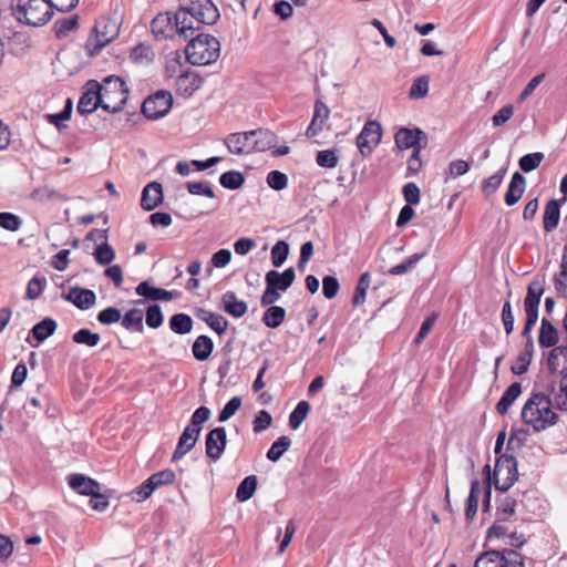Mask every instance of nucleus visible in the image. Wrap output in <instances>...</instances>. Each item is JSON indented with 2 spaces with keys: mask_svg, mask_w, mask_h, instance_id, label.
Returning a JSON list of instances; mask_svg holds the SVG:
<instances>
[{
  "mask_svg": "<svg viewBox=\"0 0 567 567\" xmlns=\"http://www.w3.org/2000/svg\"><path fill=\"white\" fill-rule=\"evenodd\" d=\"M219 19V11L212 0H189L174 13L177 34L184 40L194 37L203 24L212 25Z\"/></svg>",
  "mask_w": 567,
  "mask_h": 567,
  "instance_id": "nucleus-1",
  "label": "nucleus"
},
{
  "mask_svg": "<svg viewBox=\"0 0 567 567\" xmlns=\"http://www.w3.org/2000/svg\"><path fill=\"white\" fill-rule=\"evenodd\" d=\"M522 420L525 424L540 432L555 425L558 415L553 411L551 399L545 393H534L522 409Z\"/></svg>",
  "mask_w": 567,
  "mask_h": 567,
  "instance_id": "nucleus-2",
  "label": "nucleus"
},
{
  "mask_svg": "<svg viewBox=\"0 0 567 567\" xmlns=\"http://www.w3.org/2000/svg\"><path fill=\"white\" fill-rule=\"evenodd\" d=\"M186 59L193 65H208L214 63L220 55L219 41L206 33H198L189 38L185 49Z\"/></svg>",
  "mask_w": 567,
  "mask_h": 567,
  "instance_id": "nucleus-3",
  "label": "nucleus"
},
{
  "mask_svg": "<svg viewBox=\"0 0 567 567\" xmlns=\"http://www.w3.org/2000/svg\"><path fill=\"white\" fill-rule=\"evenodd\" d=\"M210 414L212 412L207 406H199L193 412L189 423L178 437L177 445L172 455V462L181 460L194 449L199 439L203 424L210 417Z\"/></svg>",
  "mask_w": 567,
  "mask_h": 567,
  "instance_id": "nucleus-4",
  "label": "nucleus"
},
{
  "mask_svg": "<svg viewBox=\"0 0 567 567\" xmlns=\"http://www.w3.org/2000/svg\"><path fill=\"white\" fill-rule=\"evenodd\" d=\"M12 10L21 23L40 27L52 17V7L49 0H13Z\"/></svg>",
  "mask_w": 567,
  "mask_h": 567,
  "instance_id": "nucleus-5",
  "label": "nucleus"
},
{
  "mask_svg": "<svg viewBox=\"0 0 567 567\" xmlns=\"http://www.w3.org/2000/svg\"><path fill=\"white\" fill-rule=\"evenodd\" d=\"M101 99L104 100L102 109L109 113H117L123 110L128 99V87L117 75H109L99 83Z\"/></svg>",
  "mask_w": 567,
  "mask_h": 567,
  "instance_id": "nucleus-6",
  "label": "nucleus"
},
{
  "mask_svg": "<svg viewBox=\"0 0 567 567\" xmlns=\"http://www.w3.org/2000/svg\"><path fill=\"white\" fill-rule=\"evenodd\" d=\"M495 488L508 491L518 478L517 461L513 455L502 454L495 463L493 472Z\"/></svg>",
  "mask_w": 567,
  "mask_h": 567,
  "instance_id": "nucleus-7",
  "label": "nucleus"
},
{
  "mask_svg": "<svg viewBox=\"0 0 567 567\" xmlns=\"http://www.w3.org/2000/svg\"><path fill=\"white\" fill-rule=\"evenodd\" d=\"M474 567H524L523 556L514 549L489 550L480 555Z\"/></svg>",
  "mask_w": 567,
  "mask_h": 567,
  "instance_id": "nucleus-8",
  "label": "nucleus"
},
{
  "mask_svg": "<svg viewBox=\"0 0 567 567\" xmlns=\"http://www.w3.org/2000/svg\"><path fill=\"white\" fill-rule=\"evenodd\" d=\"M172 104L173 97L169 92L157 91L143 102L142 113L148 120H157L169 112Z\"/></svg>",
  "mask_w": 567,
  "mask_h": 567,
  "instance_id": "nucleus-9",
  "label": "nucleus"
},
{
  "mask_svg": "<svg viewBox=\"0 0 567 567\" xmlns=\"http://www.w3.org/2000/svg\"><path fill=\"white\" fill-rule=\"evenodd\" d=\"M382 137V127L377 121H368L357 136V146L363 157L372 154Z\"/></svg>",
  "mask_w": 567,
  "mask_h": 567,
  "instance_id": "nucleus-10",
  "label": "nucleus"
},
{
  "mask_svg": "<svg viewBox=\"0 0 567 567\" xmlns=\"http://www.w3.org/2000/svg\"><path fill=\"white\" fill-rule=\"evenodd\" d=\"M100 93L101 87L99 86V82L95 80L87 81L78 103V112L82 115H89L97 107L102 109L104 100L101 99Z\"/></svg>",
  "mask_w": 567,
  "mask_h": 567,
  "instance_id": "nucleus-11",
  "label": "nucleus"
},
{
  "mask_svg": "<svg viewBox=\"0 0 567 567\" xmlns=\"http://www.w3.org/2000/svg\"><path fill=\"white\" fill-rule=\"evenodd\" d=\"M93 32L94 35L90 37L87 45H92L97 52L116 38L118 29L114 22L103 19L96 21Z\"/></svg>",
  "mask_w": 567,
  "mask_h": 567,
  "instance_id": "nucleus-12",
  "label": "nucleus"
},
{
  "mask_svg": "<svg viewBox=\"0 0 567 567\" xmlns=\"http://www.w3.org/2000/svg\"><path fill=\"white\" fill-rule=\"evenodd\" d=\"M395 145L400 150L420 147L424 148L427 144V136L421 128H400L394 136Z\"/></svg>",
  "mask_w": 567,
  "mask_h": 567,
  "instance_id": "nucleus-13",
  "label": "nucleus"
},
{
  "mask_svg": "<svg viewBox=\"0 0 567 567\" xmlns=\"http://www.w3.org/2000/svg\"><path fill=\"white\" fill-rule=\"evenodd\" d=\"M227 445V433L225 427L218 426L210 430L205 440V452L213 462L218 461Z\"/></svg>",
  "mask_w": 567,
  "mask_h": 567,
  "instance_id": "nucleus-14",
  "label": "nucleus"
},
{
  "mask_svg": "<svg viewBox=\"0 0 567 567\" xmlns=\"http://www.w3.org/2000/svg\"><path fill=\"white\" fill-rule=\"evenodd\" d=\"M254 130L248 132L231 133L224 140V143L229 153L235 155H247L254 152Z\"/></svg>",
  "mask_w": 567,
  "mask_h": 567,
  "instance_id": "nucleus-15",
  "label": "nucleus"
},
{
  "mask_svg": "<svg viewBox=\"0 0 567 567\" xmlns=\"http://www.w3.org/2000/svg\"><path fill=\"white\" fill-rule=\"evenodd\" d=\"M152 33L156 39H171L177 33L174 14L171 12L158 13L151 22Z\"/></svg>",
  "mask_w": 567,
  "mask_h": 567,
  "instance_id": "nucleus-16",
  "label": "nucleus"
},
{
  "mask_svg": "<svg viewBox=\"0 0 567 567\" xmlns=\"http://www.w3.org/2000/svg\"><path fill=\"white\" fill-rule=\"evenodd\" d=\"M63 298L81 310L90 309L96 301L93 290L81 287H71Z\"/></svg>",
  "mask_w": 567,
  "mask_h": 567,
  "instance_id": "nucleus-17",
  "label": "nucleus"
},
{
  "mask_svg": "<svg viewBox=\"0 0 567 567\" xmlns=\"http://www.w3.org/2000/svg\"><path fill=\"white\" fill-rule=\"evenodd\" d=\"M163 187L158 182L148 183L142 192L141 206L144 210L151 212L163 203Z\"/></svg>",
  "mask_w": 567,
  "mask_h": 567,
  "instance_id": "nucleus-18",
  "label": "nucleus"
},
{
  "mask_svg": "<svg viewBox=\"0 0 567 567\" xmlns=\"http://www.w3.org/2000/svg\"><path fill=\"white\" fill-rule=\"evenodd\" d=\"M296 278L295 269L289 267L282 272L277 270H269L265 276L266 285L276 288L279 291L288 290L293 284Z\"/></svg>",
  "mask_w": 567,
  "mask_h": 567,
  "instance_id": "nucleus-19",
  "label": "nucleus"
},
{
  "mask_svg": "<svg viewBox=\"0 0 567 567\" xmlns=\"http://www.w3.org/2000/svg\"><path fill=\"white\" fill-rule=\"evenodd\" d=\"M68 483L73 491L85 496L93 495V493L101 491L99 482L83 474L69 475Z\"/></svg>",
  "mask_w": 567,
  "mask_h": 567,
  "instance_id": "nucleus-20",
  "label": "nucleus"
},
{
  "mask_svg": "<svg viewBox=\"0 0 567 567\" xmlns=\"http://www.w3.org/2000/svg\"><path fill=\"white\" fill-rule=\"evenodd\" d=\"M202 78L193 72L181 73L175 81L176 93L188 97L193 95L202 85Z\"/></svg>",
  "mask_w": 567,
  "mask_h": 567,
  "instance_id": "nucleus-21",
  "label": "nucleus"
},
{
  "mask_svg": "<svg viewBox=\"0 0 567 567\" xmlns=\"http://www.w3.org/2000/svg\"><path fill=\"white\" fill-rule=\"evenodd\" d=\"M544 285L538 281H532L527 287V293L524 299V310L525 315H534L538 316V309L540 303V298L544 293Z\"/></svg>",
  "mask_w": 567,
  "mask_h": 567,
  "instance_id": "nucleus-22",
  "label": "nucleus"
},
{
  "mask_svg": "<svg viewBox=\"0 0 567 567\" xmlns=\"http://www.w3.org/2000/svg\"><path fill=\"white\" fill-rule=\"evenodd\" d=\"M56 327L58 324L54 319L50 317L42 319L30 330V334L37 340V343L33 344L29 337L27 338V342L33 348L38 347L55 332Z\"/></svg>",
  "mask_w": 567,
  "mask_h": 567,
  "instance_id": "nucleus-23",
  "label": "nucleus"
},
{
  "mask_svg": "<svg viewBox=\"0 0 567 567\" xmlns=\"http://www.w3.org/2000/svg\"><path fill=\"white\" fill-rule=\"evenodd\" d=\"M526 188V179L519 172H515L512 175L507 190L504 196L505 204L507 206L515 205L523 196Z\"/></svg>",
  "mask_w": 567,
  "mask_h": 567,
  "instance_id": "nucleus-24",
  "label": "nucleus"
},
{
  "mask_svg": "<svg viewBox=\"0 0 567 567\" xmlns=\"http://www.w3.org/2000/svg\"><path fill=\"white\" fill-rule=\"evenodd\" d=\"M329 113L330 111L323 102L316 101L313 116L306 131L308 137H315L322 131L323 124L329 117Z\"/></svg>",
  "mask_w": 567,
  "mask_h": 567,
  "instance_id": "nucleus-25",
  "label": "nucleus"
},
{
  "mask_svg": "<svg viewBox=\"0 0 567 567\" xmlns=\"http://www.w3.org/2000/svg\"><path fill=\"white\" fill-rule=\"evenodd\" d=\"M221 305L225 312L234 318H241L247 312V303L238 300L234 291H226L221 296Z\"/></svg>",
  "mask_w": 567,
  "mask_h": 567,
  "instance_id": "nucleus-26",
  "label": "nucleus"
},
{
  "mask_svg": "<svg viewBox=\"0 0 567 567\" xmlns=\"http://www.w3.org/2000/svg\"><path fill=\"white\" fill-rule=\"evenodd\" d=\"M135 292L145 299L157 301H169L173 298V292L163 288L151 286L148 281H142L135 288Z\"/></svg>",
  "mask_w": 567,
  "mask_h": 567,
  "instance_id": "nucleus-27",
  "label": "nucleus"
},
{
  "mask_svg": "<svg viewBox=\"0 0 567 567\" xmlns=\"http://www.w3.org/2000/svg\"><path fill=\"white\" fill-rule=\"evenodd\" d=\"M198 317L219 336L225 333L228 328L227 319L219 313L206 309H200Z\"/></svg>",
  "mask_w": 567,
  "mask_h": 567,
  "instance_id": "nucleus-28",
  "label": "nucleus"
},
{
  "mask_svg": "<svg viewBox=\"0 0 567 567\" xmlns=\"http://www.w3.org/2000/svg\"><path fill=\"white\" fill-rule=\"evenodd\" d=\"M560 218V202L557 199H550L544 210L543 224L544 229L547 233L553 231L559 223Z\"/></svg>",
  "mask_w": 567,
  "mask_h": 567,
  "instance_id": "nucleus-29",
  "label": "nucleus"
},
{
  "mask_svg": "<svg viewBox=\"0 0 567 567\" xmlns=\"http://www.w3.org/2000/svg\"><path fill=\"white\" fill-rule=\"evenodd\" d=\"M143 319V310L140 308H132L121 318V324L128 331L142 333L144 331Z\"/></svg>",
  "mask_w": 567,
  "mask_h": 567,
  "instance_id": "nucleus-30",
  "label": "nucleus"
},
{
  "mask_svg": "<svg viewBox=\"0 0 567 567\" xmlns=\"http://www.w3.org/2000/svg\"><path fill=\"white\" fill-rule=\"evenodd\" d=\"M558 342V331L546 318L542 319L538 343L542 348H554Z\"/></svg>",
  "mask_w": 567,
  "mask_h": 567,
  "instance_id": "nucleus-31",
  "label": "nucleus"
},
{
  "mask_svg": "<svg viewBox=\"0 0 567 567\" xmlns=\"http://www.w3.org/2000/svg\"><path fill=\"white\" fill-rule=\"evenodd\" d=\"M522 393V384L519 382L512 383L503 393L501 400L496 404V411L501 415H505L511 405L515 402V400Z\"/></svg>",
  "mask_w": 567,
  "mask_h": 567,
  "instance_id": "nucleus-32",
  "label": "nucleus"
},
{
  "mask_svg": "<svg viewBox=\"0 0 567 567\" xmlns=\"http://www.w3.org/2000/svg\"><path fill=\"white\" fill-rule=\"evenodd\" d=\"M214 350V342L212 338L206 334L198 336L193 346L192 353L197 361L207 360Z\"/></svg>",
  "mask_w": 567,
  "mask_h": 567,
  "instance_id": "nucleus-33",
  "label": "nucleus"
},
{
  "mask_svg": "<svg viewBox=\"0 0 567 567\" xmlns=\"http://www.w3.org/2000/svg\"><path fill=\"white\" fill-rule=\"evenodd\" d=\"M255 137L252 138L254 152H265L271 150L277 144V136L269 130H254Z\"/></svg>",
  "mask_w": 567,
  "mask_h": 567,
  "instance_id": "nucleus-34",
  "label": "nucleus"
},
{
  "mask_svg": "<svg viewBox=\"0 0 567 567\" xmlns=\"http://www.w3.org/2000/svg\"><path fill=\"white\" fill-rule=\"evenodd\" d=\"M169 329L177 334H187L193 330L194 321L187 313H175L169 318Z\"/></svg>",
  "mask_w": 567,
  "mask_h": 567,
  "instance_id": "nucleus-35",
  "label": "nucleus"
},
{
  "mask_svg": "<svg viewBox=\"0 0 567 567\" xmlns=\"http://www.w3.org/2000/svg\"><path fill=\"white\" fill-rule=\"evenodd\" d=\"M286 310L280 306H271L262 315V322L266 327L276 329L284 322Z\"/></svg>",
  "mask_w": 567,
  "mask_h": 567,
  "instance_id": "nucleus-36",
  "label": "nucleus"
},
{
  "mask_svg": "<svg viewBox=\"0 0 567 567\" xmlns=\"http://www.w3.org/2000/svg\"><path fill=\"white\" fill-rule=\"evenodd\" d=\"M257 476H246L238 485L236 491V498L238 502H247L250 499L257 489Z\"/></svg>",
  "mask_w": 567,
  "mask_h": 567,
  "instance_id": "nucleus-37",
  "label": "nucleus"
},
{
  "mask_svg": "<svg viewBox=\"0 0 567 567\" xmlns=\"http://www.w3.org/2000/svg\"><path fill=\"white\" fill-rule=\"evenodd\" d=\"M291 445V440L282 435L278 437L267 451L266 457L271 462H277L280 457L289 450Z\"/></svg>",
  "mask_w": 567,
  "mask_h": 567,
  "instance_id": "nucleus-38",
  "label": "nucleus"
},
{
  "mask_svg": "<svg viewBox=\"0 0 567 567\" xmlns=\"http://www.w3.org/2000/svg\"><path fill=\"white\" fill-rule=\"evenodd\" d=\"M130 58L136 64H150L154 59V51L150 45L140 43L132 49Z\"/></svg>",
  "mask_w": 567,
  "mask_h": 567,
  "instance_id": "nucleus-39",
  "label": "nucleus"
},
{
  "mask_svg": "<svg viewBox=\"0 0 567 567\" xmlns=\"http://www.w3.org/2000/svg\"><path fill=\"white\" fill-rule=\"evenodd\" d=\"M517 502L512 496H505L497 501L496 516L498 520H507L515 514Z\"/></svg>",
  "mask_w": 567,
  "mask_h": 567,
  "instance_id": "nucleus-40",
  "label": "nucleus"
},
{
  "mask_svg": "<svg viewBox=\"0 0 567 567\" xmlns=\"http://www.w3.org/2000/svg\"><path fill=\"white\" fill-rule=\"evenodd\" d=\"M31 198L35 202L45 203L50 200H66L68 198L61 194L60 192L49 187L43 186L34 189L31 193Z\"/></svg>",
  "mask_w": 567,
  "mask_h": 567,
  "instance_id": "nucleus-41",
  "label": "nucleus"
},
{
  "mask_svg": "<svg viewBox=\"0 0 567 567\" xmlns=\"http://www.w3.org/2000/svg\"><path fill=\"white\" fill-rule=\"evenodd\" d=\"M426 252H416L411 255L406 260L390 268L389 274L392 276H401L412 270L415 265L425 257Z\"/></svg>",
  "mask_w": 567,
  "mask_h": 567,
  "instance_id": "nucleus-42",
  "label": "nucleus"
},
{
  "mask_svg": "<svg viewBox=\"0 0 567 567\" xmlns=\"http://www.w3.org/2000/svg\"><path fill=\"white\" fill-rule=\"evenodd\" d=\"M478 493H480V482L474 481L471 484L470 495L465 503V517L467 520H472L477 512L478 504Z\"/></svg>",
  "mask_w": 567,
  "mask_h": 567,
  "instance_id": "nucleus-43",
  "label": "nucleus"
},
{
  "mask_svg": "<svg viewBox=\"0 0 567 567\" xmlns=\"http://www.w3.org/2000/svg\"><path fill=\"white\" fill-rule=\"evenodd\" d=\"M245 182V177L243 173L238 171H228L220 175L219 183L224 188L227 189H238L243 186Z\"/></svg>",
  "mask_w": 567,
  "mask_h": 567,
  "instance_id": "nucleus-44",
  "label": "nucleus"
},
{
  "mask_svg": "<svg viewBox=\"0 0 567 567\" xmlns=\"http://www.w3.org/2000/svg\"><path fill=\"white\" fill-rule=\"evenodd\" d=\"M310 404L307 401H300L289 415V426L292 430H297L302 422L306 420Z\"/></svg>",
  "mask_w": 567,
  "mask_h": 567,
  "instance_id": "nucleus-45",
  "label": "nucleus"
},
{
  "mask_svg": "<svg viewBox=\"0 0 567 567\" xmlns=\"http://www.w3.org/2000/svg\"><path fill=\"white\" fill-rule=\"evenodd\" d=\"M78 14H72L68 18L58 19L54 22V32L56 38L61 39L65 37L69 32H71L78 27Z\"/></svg>",
  "mask_w": 567,
  "mask_h": 567,
  "instance_id": "nucleus-46",
  "label": "nucleus"
},
{
  "mask_svg": "<svg viewBox=\"0 0 567 567\" xmlns=\"http://www.w3.org/2000/svg\"><path fill=\"white\" fill-rule=\"evenodd\" d=\"M72 340L78 344H85L93 348L101 341V336L92 332L90 329L82 328L72 336Z\"/></svg>",
  "mask_w": 567,
  "mask_h": 567,
  "instance_id": "nucleus-47",
  "label": "nucleus"
},
{
  "mask_svg": "<svg viewBox=\"0 0 567 567\" xmlns=\"http://www.w3.org/2000/svg\"><path fill=\"white\" fill-rule=\"evenodd\" d=\"M47 286V279L43 276H34L29 280L25 289V299L35 300L41 296Z\"/></svg>",
  "mask_w": 567,
  "mask_h": 567,
  "instance_id": "nucleus-48",
  "label": "nucleus"
},
{
  "mask_svg": "<svg viewBox=\"0 0 567 567\" xmlns=\"http://www.w3.org/2000/svg\"><path fill=\"white\" fill-rule=\"evenodd\" d=\"M544 157L545 155L542 152L526 154L518 161L519 168L524 173H530L540 165V163L544 161Z\"/></svg>",
  "mask_w": 567,
  "mask_h": 567,
  "instance_id": "nucleus-49",
  "label": "nucleus"
},
{
  "mask_svg": "<svg viewBox=\"0 0 567 567\" xmlns=\"http://www.w3.org/2000/svg\"><path fill=\"white\" fill-rule=\"evenodd\" d=\"M370 286V275L369 272H363L357 284L353 297L352 305L360 306L365 301L367 290Z\"/></svg>",
  "mask_w": 567,
  "mask_h": 567,
  "instance_id": "nucleus-50",
  "label": "nucleus"
},
{
  "mask_svg": "<svg viewBox=\"0 0 567 567\" xmlns=\"http://www.w3.org/2000/svg\"><path fill=\"white\" fill-rule=\"evenodd\" d=\"M289 255V245L284 240H278L271 248V262L278 268L284 265Z\"/></svg>",
  "mask_w": 567,
  "mask_h": 567,
  "instance_id": "nucleus-51",
  "label": "nucleus"
},
{
  "mask_svg": "<svg viewBox=\"0 0 567 567\" xmlns=\"http://www.w3.org/2000/svg\"><path fill=\"white\" fill-rule=\"evenodd\" d=\"M145 321L147 327L152 329H157L163 324L164 316L161 307L157 303L148 306L145 313Z\"/></svg>",
  "mask_w": 567,
  "mask_h": 567,
  "instance_id": "nucleus-52",
  "label": "nucleus"
},
{
  "mask_svg": "<svg viewBox=\"0 0 567 567\" xmlns=\"http://www.w3.org/2000/svg\"><path fill=\"white\" fill-rule=\"evenodd\" d=\"M94 257L97 264L110 265L115 258V251L107 243H101L94 251Z\"/></svg>",
  "mask_w": 567,
  "mask_h": 567,
  "instance_id": "nucleus-53",
  "label": "nucleus"
},
{
  "mask_svg": "<svg viewBox=\"0 0 567 567\" xmlns=\"http://www.w3.org/2000/svg\"><path fill=\"white\" fill-rule=\"evenodd\" d=\"M186 188L192 195L215 197V193L208 182H187Z\"/></svg>",
  "mask_w": 567,
  "mask_h": 567,
  "instance_id": "nucleus-54",
  "label": "nucleus"
},
{
  "mask_svg": "<svg viewBox=\"0 0 567 567\" xmlns=\"http://www.w3.org/2000/svg\"><path fill=\"white\" fill-rule=\"evenodd\" d=\"M427 92L429 79L426 76H420L413 81L409 91V96L411 99H422L426 96Z\"/></svg>",
  "mask_w": 567,
  "mask_h": 567,
  "instance_id": "nucleus-55",
  "label": "nucleus"
},
{
  "mask_svg": "<svg viewBox=\"0 0 567 567\" xmlns=\"http://www.w3.org/2000/svg\"><path fill=\"white\" fill-rule=\"evenodd\" d=\"M316 162L320 167L333 168L338 164V156L334 150L319 151L316 156Z\"/></svg>",
  "mask_w": 567,
  "mask_h": 567,
  "instance_id": "nucleus-56",
  "label": "nucleus"
},
{
  "mask_svg": "<svg viewBox=\"0 0 567 567\" xmlns=\"http://www.w3.org/2000/svg\"><path fill=\"white\" fill-rule=\"evenodd\" d=\"M22 225L21 218L12 213L2 212L0 213V227L9 230L17 231Z\"/></svg>",
  "mask_w": 567,
  "mask_h": 567,
  "instance_id": "nucleus-57",
  "label": "nucleus"
},
{
  "mask_svg": "<svg viewBox=\"0 0 567 567\" xmlns=\"http://www.w3.org/2000/svg\"><path fill=\"white\" fill-rule=\"evenodd\" d=\"M175 473L174 471L169 468H165L163 471L156 472L150 476V478L153 481V485L155 486V489L173 484L175 481Z\"/></svg>",
  "mask_w": 567,
  "mask_h": 567,
  "instance_id": "nucleus-58",
  "label": "nucleus"
},
{
  "mask_svg": "<svg viewBox=\"0 0 567 567\" xmlns=\"http://www.w3.org/2000/svg\"><path fill=\"white\" fill-rule=\"evenodd\" d=\"M267 184L275 190H282L288 185V177L280 171H270L267 175Z\"/></svg>",
  "mask_w": 567,
  "mask_h": 567,
  "instance_id": "nucleus-59",
  "label": "nucleus"
},
{
  "mask_svg": "<svg viewBox=\"0 0 567 567\" xmlns=\"http://www.w3.org/2000/svg\"><path fill=\"white\" fill-rule=\"evenodd\" d=\"M121 318V311L115 307H107L97 313V321L105 326L116 323Z\"/></svg>",
  "mask_w": 567,
  "mask_h": 567,
  "instance_id": "nucleus-60",
  "label": "nucleus"
},
{
  "mask_svg": "<svg viewBox=\"0 0 567 567\" xmlns=\"http://www.w3.org/2000/svg\"><path fill=\"white\" fill-rule=\"evenodd\" d=\"M241 406V398L240 396H234L231 398L221 409V411L218 414V421L219 422H226L229 420Z\"/></svg>",
  "mask_w": 567,
  "mask_h": 567,
  "instance_id": "nucleus-61",
  "label": "nucleus"
},
{
  "mask_svg": "<svg viewBox=\"0 0 567 567\" xmlns=\"http://www.w3.org/2000/svg\"><path fill=\"white\" fill-rule=\"evenodd\" d=\"M506 174V168H502L492 176H489L487 179L484 181L483 184V192L486 195H491L496 192V189L501 186L504 176Z\"/></svg>",
  "mask_w": 567,
  "mask_h": 567,
  "instance_id": "nucleus-62",
  "label": "nucleus"
},
{
  "mask_svg": "<svg viewBox=\"0 0 567 567\" xmlns=\"http://www.w3.org/2000/svg\"><path fill=\"white\" fill-rule=\"evenodd\" d=\"M155 491L153 481L148 477L132 492V498L136 502H144Z\"/></svg>",
  "mask_w": 567,
  "mask_h": 567,
  "instance_id": "nucleus-63",
  "label": "nucleus"
},
{
  "mask_svg": "<svg viewBox=\"0 0 567 567\" xmlns=\"http://www.w3.org/2000/svg\"><path fill=\"white\" fill-rule=\"evenodd\" d=\"M560 374L559 391L555 394L554 400L559 410L567 411V371Z\"/></svg>",
  "mask_w": 567,
  "mask_h": 567,
  "instance_id": "nucleus-64",
  "label": "nucleus"
}]
</instances>
